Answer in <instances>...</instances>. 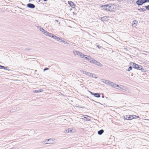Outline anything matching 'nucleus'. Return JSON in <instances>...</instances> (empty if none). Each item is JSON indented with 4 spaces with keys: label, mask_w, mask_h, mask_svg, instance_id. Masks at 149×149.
Returning a JSON list of instances; mask_svg holds the SVG:
<instances>
[{
    "label": "nucleus",
    "mask_w": 149,
    "mask_h": 149,
    "mask_svg": "<svg viewBox=\"0 0 149 149\" xmlns=\"http://www.w3.org/2000/svg\"><path fill=\"white\" fill-rule=\"evenodd\" d=\"M84 108V107H81V108Z\"/></svg>",
    "instance_id": "09e8293b"
},
{
    "label": "nucleus",
    "mask_w": 149,
    "mask_h": 149,
    "mask_svg": "<svg viewBox=\"0 0 149 149\" xmlns=\"http://www.w3.org/2000/svg\"><path fill=\"white\" fill-rule=\"evenodd\" d=\"M8 68V67H4V66H2V67H1L2 69H3L5 70H7V68Z\"/></svg>",
    "instance_id": "bb28decb"
},
{
    "label": "nucleus",
    "mask_w": 149,
    "mask_h": 149,
    "mask_svg": "<svg viewBox=\"0 0 149 149\" xmlns=\"http://www.w3.org/2000/svg\"><path fill=\"white\" fill-rule=\"evenodd\" d=\"M146 2H148L147 0H138L136 1V3L138 6H141Z\"/></svg>",
    "instance_id": "20e7f679"
},
{
    "label": "nucleus",
    "mask_w": 149,
    "mask_h": 149,
    "mask_svg": "<svg viewBox=\"0 0 149 149\" xmlns=\"http://www.w3.org/2000/svg\"><path fill=\"white\" fill-rule=\"evenodd\" d=\"M47 36H48L49 37H52L53 38H54V35L53 34L49 33Z\"/></svg>",
    "instance_id": "a211bd4d"
},
{
    "label": "nucleus",
    "mask_w": 149,
    "mask_h": 149,
    "mask_svg": "<svg viewBox=\"0 0 149 149\" xmlns=\"http://www.w3.org/2000/svg\"><path fill=\"white\" fill-rule=\"evenodd\" d=\"M116 84L111 81L109 85L114 88H116Z\"/></svg>",
    "instance_id": "ddd939ff"
},
{
    "label": "nucleus",
    "mask_w": 149,
    "mask_h": 149,
    "mask_svg": "<svg viewBox=\"0 0 149 149\" xmlns=\"http://www.w3.org/2000/svg\"><path fill=\"white\" fill-rule=\"evenodd\" d=\"M2 67V66L0 65V69H2L1 67Z\"/></svg>",
    "instance_id": "c03bdc74"
},
{
    "label": "nucleus",
    "mask_w": 149,
    "mask_h": 149,
    "mask_svg": "<svg viewBox=\"0 0 149 149\" xmlns=\"http://www.w3.org/2000/svg\"><path fill=\"white\" fill-rule=\"evenodd\" d=\"M91 63H93V64L98 66L100 67L102 66L103 65L100 62H98L96 60L93 58L91 62Z\"/></svg>",
    "instance_id": "39448f33"
},
{
    "label": "nucleus",
    "mask_w": 149,
    "mask_h": 149,
    "mask_svg": "<svg viewBox=\"0 0 149 149\" xmlns=\"http://www.w3.org/2000/svg\"><path fill=\"white\" fill-rule=\"evenodd\" d=\"M108 18H109V17L105 16L103 17H101V20L102 21H103V22H104L105 21H107V20L106 19H107Z\"/></svg>",
    "instance_id": "9d476101"
},
{
    "label": "nucleus",
    "mask_w": 149,
    "mask_h": 149,
    "mask_svg": "<svg viewBox=\"0 0 149 149\" xmlns=\"http://www.w3.org/2000/svg\"><path fill=\"white\" fill-rule=\"evenodd\" d=\"M138 22L136 20H134L132 23V25L134 27H135L137 25V24Z\"/></svg>",
    "instance_id": "9b49d317"
},
{
    "label": "nucleus",
    "mask_w": 149,
    "mask_h": 149,
    "mask_svg": "<svg viewBox=\"0 0 149 149\" xmlns=\"http://www.w3.org/2000/svg\"><path fill=\"white\" fill-rule=\"evenodd\" d=\"M93 95L96 97L99 98L100 97V94L98 93H94Z\"/></svg>",
    "instance_id": "f8f14e48"
},
{
    "label": "nucleus",
    "mask_w": 149,
    "mask_h": 149,
    "mask_svg": "<svg viewBox=\"0 0 149 149\" xmlns=\"http://www.w3.org/2000/svg\"><path fill=\"white\" fill-rule=\"evenodd\" d=\"M84 59L88 61L90 63H91L93 58H91L90 56H88V57L84 56V58H83Z\"/></svg>",
    "instance_id": "6e6552de"
},
{
    "label": "nucleus",
    "mask_w": 149,
    "mask_h": 149,
    "mask_svg": "<svg viewBox=\"0 0 149 149\" xmlns=\"http://www.w3.org/2000/svg\"><path fill=\"white\" fill-rule=\"evenodd\" d=\"M81 72L83 74H85L86 75V73L87 72H86L85 71H84V70H81Z\"/></svg>",
    "instance_id": "c85d7f7f"
},
{
    "label": "nucleus",
    "mask_w": 149,
    "mask_h": 149,
    "mask_svg": "<svg viewBox=\"0 0 149 149\" xmlns=\"http://www.w3.org/2000/svg\"><path fill=\"white\" fill-rule=\"evenodd\" d=\"M86 73V75L89 76V77L92 76V74L90 72H87Z\"/></svg>",
    "instance_id": "412c9836"
},
{
    "label": "nucleus",
    "mask_w": 149,
    "mask_h": 149,
    "mask_svg": "<svg viewBox=\"0 0 149 149\" xmlns=\"http://www.w3.org/2000/svg\"><path fill=\"white\" fill-rule=\"evenodd\" d=\"M71 130L72 131L71 132L74 133L75 132V129H71Z\"/></svg>",
    "instance_id": "7c9ffc66"
},
{
    "label": "nucleus",
    "mask_w": 149,
    "mask_h": 149,
    "mask_svg": "<svg viewBox=\"0 0 149 149\" xmlns=\"http://www.w3.org/2000/svg\"><path fill=\"white\" fill-rule=\"evenodd\" d=\"M104 132V130H103L102 129L98 131V134L101 135Z\"/></svg>",
    "instance_id": "2eb2a0df"
},
{
    "label": "nucleus",
    "mask_w": 149,
    "mask_h": 149,
    "mask_svg": "<svg viewBox=\"0 0 149 149\" xmlns=\"http://www.w3.org/2000/svg\"><path fill=\"white\" fill-rule=\"evenodd\" d=\"M55 140V139H54V140H53L52 138H50V139H46L45 141H43V142L45 143L46 141H49L50 140H52V141H54Z\"/></svg>",
    "instance_id": "b1692460"
},
{
    "label": "nucleus",
    "mask_w": 149,
    "mask_h": 149,
    "mask_svg": "<svg viewBox=\"0 0 149 149\" xmlns=\"http://www.w3.org/2000/svg\"><path fill=\"white\" fill-rule=\"evenodd\" d=\"M27 6L28 7L31 8H34L35 7L34 4L31 3H28Z\"/></svg>",
    "instance_id": "0eeeda50"
},
{
    "label": "nucleus",
    "mask_w": 149,
    "mask_h": 149,
    "mask_svg": "<svg viewBox=\"0 0 149 149\" xmlns=\"http://www.w3.org/2000/svg\"><path fill=\"white\" fill-rule=\"evenodd\" d=\"M132 117L133 118H139V116H137L135 115H132Z\"/></svg>",
    "instance_id": "393cba45"
},
{
    "label": "nucleus",
    "mask_w": 149,
    "mask_h": 149,
    "mask_svg": "<svg viewBox=\"0 0 149 149\" xmlns=\"http://www.w3.org/2000/svg\"><path fill=\"white\" fill-rule=\"evenodd\" d=\"M120 86H121V85ZM122 86V87H123V90H124L125 91H128L129 92V91L130 90L128 88L125 87L123 86Z\"/></svg>",
    "instance_id": "4468645a"
},
{
    "label": "nucleus",
    "mask_w": 149,
    "mask_h": 149,
    "mask_svg": "<svg viewBox=\"0 0 149 149\" xmlns=\"http://www.w3.org/2000/svg\"><path fill=\"white\" fill-rule=\"evenodd\" d=\"M101 7L106 10L109 11H112V10L110 8L111 7L110 5H103L101 6Z\"/></svg>",
    "instance_id": "7ed1b4c3"
},
{
    "label": "nucleus",
    "mask_w": 149,
    "mask_h": 149,
    "mask_svg": "<svg viewBox=\"0 0 149 149\" xmlns=\"http://www.w3.org/2000/svg\"><path fill=\"white\" fill-rule=\"evenodd\" d=\"M103 82H104L105 84H109V85L110 84V83L111 81L108 80H104Z\"/></svg>",
    "instance_id": "dca6fc26"
},
{
    "label": "nucleus",
    "mask_w": 149,
    "mask_h": 149,
    "mask_svg": "<svg viewBox=\"0 0 149 149\" xmlns=\"http://www.w3.org/2000/svg\"><path fill=\"white\" fill-rule=\"evenodd\" d=\"M73 52L74 55L79 56L81 58H84V56H87V55H85L83 54L82 53L76 50L74 51Z\"/></svg>",
    "instance_id": "f03ea898"
},
{
    "label": "nucleus",
    "mask_w": 149,
    "mask_h": 149,
    "mask_svg": "<svg viewBox=\"0 0 149 149\" xmlns=\"http://www.w3.org/2000/svg\"><path fill=\"white\" fill-rule=\"evenodd\" d=\"M65 44H68V43L66 41L65 42Z\"/></svg>",
    "instance_id": "79ce46f5"
},
{
    "label": "nucleus",
    "mask_w": 149,
    "mask_h": 149,
    "mask_svg": "<svg viewBox=\"0 0 149 149\" xmlns=\"http://www.w3.org/2000/svg\"><path fill=\"white\" fill-rule=\"evenodd\" d=\"M84 118H86V117H84Z\"/></svg>",
    "instance_id": "49530a36"
},
{
    "label": "nucleus",
    "mask_w": 149,
    "mask_h": 149,
    "mask_svg": "<svg viewBox=\"0 0 149 149\" xmlns=\"http://www.w3.org/2000/svg\"><path fill=\"white\" fill-rule=\"evenodd\" d=\"M68 4L73 8H75V6L74 4V3L72 1H68Z\"/></svg>",
    "instance_id": "1a4fd4ad"
},
{
    "label": "nucleus",
    "mask_w": 149,
    "mask_h": 149,
    "mask_svg": "<svg viewBox=\"0 0 149 149\" xmlns=\"http://www.w3.org/2000/svg\"><path fill=\"white\" fill-rule=\"evenodd\" d=\"M148 1V2H149V0H147Z\"/></svg>",
    "instance_id": "de8ad7c7"
},
{
    "label": "nucleus",
    "mask_w": 149,
    "mask_h": 149,
    "mask_svg": "<svg viewBox=\"0 0 149 149\" xmlns=\"http://www.w3.org/2000/svg\"><path fill=\"white\" fill-rule=\"evenodd\" d=\"M43 91V90L42 89H40L38 90H35L33 91V92L34 93H40V92H42Z\"/></svg>",
    "instance_id": "f3484780"
},
{
    "label": "nucleus",
    "mask_w": 149,
    "mask_h": 149,
    "mask_svg": "<svg viewBox=\"0 0 149 149\" xmlns=\"http://www.w3.org/2000/svg\"><path fill=\"white\" fill-rule=\"evenodd\" d=\"M116 87H118V88H119V87L120 86H119V85H116Z\"/></svg>",
    "instance_id": "ea45409f"
},
{
    "label": "nucleus",
    "mask_w": 149,
    "mask_h": 149,
    "mask_svg": "<svg viewBox=\"0 0 149 149\" xmlns=\"http://www.w3.org/2000/svg\"><path fill=\"white\" fill-rule=\"evenodd\" d=\"M49 143H45V144H49Z\"/></svg>",
    "instance_id": "37998d69"
},
{
    "label": "nucleus",
    "mask_w": 149,
    "mask_h": 149,
    "mask_svg": "<svg viewBox=\"0 0 149 149\" xmlns=\"http://www.w3.org/2000/svg\"><path fill=\"white\" fill-rule=\"evenodd\" d=\"M37 1L38 2H40V0H37Z\"/></svg>",
    "instance_id": "a19ab883"
},
{
    "label": "nucleus",
    "mask_w": 149,
    "mask_h": 149,
    "mask_svg": "<svg viewBox=\"0 0 149 149\" xmlns=\"http://www.w3.org/2000/svg\"><path fill=\"white\" fill-rule=\"evenodd\" d=\"M138 10L140 11L144 12L146 11V9L144 8H141L140 9H138Z\"/></svg>",
    "instance_id": "aec40b11"
},
{
    "label": "nucleus",
    "mask_w": 149,
    "mask_h": 149,
    "mask_svg": "<svg viewBox=\"0 0 149 149\" xmlns=\"http://www.w3.org/2000/svg\"><path fill=\"white\" fill-rule=\"evenodd\" d=\"M43 0L44 1H47V0Z\"/></svg>",
    "instance_id": "a18cd8bd"
},
{
    "label": "nucleus",
    "mask_w": 149,
    "mask_h": 149,
    "mask_svg": "<svg viewBox=\"0 0 149 149\" xmlns=\"http://www.w3.org/2000/svg\"><path fill=\"white\" fill-rule=\"evenodd\" d=\"M49 69V68H45L44 69V71H45L46 70H48Z\"/></svg>",
    "instance_id": "473e14b6"
},
{
    "label": "nucleus",
    "mask_w": 149,
    "mask_h": 149,
    "mask_svg": "<svg viewBox=\"0 0 149 149\" xmlns=\"http://www.w3.org/2000/svg\"><path fill=\"white\" fill-rule=\"evenodd\" d=\"M55 21H56V22H59L58 24H60V22H59L58 20H55Z\"/></svg>",
    "instance_id": "4c0bfd02"
},
{
    "label": "nucleus",
    "mask_w": 149,
    "mask_h": 149,
    "mask_svg": "<svg viewBox=\"0 0 149 149\" xmlns=\"http://www.w3.org/2000/svg\"><path fill=\"white\" fill-rule=\"evenodd\" d=\"M49 32H47L46 31H45L44 33V34L46 36H47Z\"/></svg>",
    "instance_id": "cd10ccee"
},
{
    "label": "nucleus",
    "mask_w": 149,
    "mask_h": 149,
    "mask_svg": "<svg viewBox=\"0 0 149 149\" xmlns=\"http://www.w3.org/2000/svg\"><path fill=\"white\" fill-rule=\"evenodd\" d=\"M54 37L53 38V39H54L56 40L57 41H58V40H59V37H57L54 35Z\"/></svg>",
    "instance_id": "4be33fe9"
},
{
    "label": "nucleus",
    "mask_w": 149,
    "mask_h": 149,
    "mask_svg": "<svg viewBox=\"0 0 149 149\" xmlns=\"http://www.w3.org/2000/svg\"><path fill=\"white\" fill-rule=\"evenodd\" d=\"M123 87H119V88H116L117 89H119V90H123Z\"/></svg>",
    "instance_id": "2f4dec72"
},
{
    "label": "nucleus",
    "mask_w": 149,
    "mask_h": 149,
    "mask_svg": "<svg viewBox=\"0 0 149 149\" xmlns=\"http://www.w3.org/2000/svg\"><path fill=\"white\" fill-rule=\"evenodd\" d=\"M71 130V128H68L67 129L65 130V132L66 133H68L69 132H71L72 131Z\"/></svg>",
    "instance_id": "6ab92c4d"
},
{
    "label": "nucleus",
    "mask_w": 149,
    "mask_h": 149,
    "mask_svg": "<svg viewBox=\"0 0 149 149\" xmlns=\"http://www.w3.org/2000/svg\"><path fill=\"white\" fill-rule=\"evenodd\" d=\"M88 91L91 94V95H93L94 93H93V92H92L90 91Z\"/></svg>",
    "instance_id": "72a5a7b5"
},
{
    "label": "nucleus",
    "mask_w": 149,
    "mask_h": 149,
    "mask_svg": "<svg viewBox=\"0 0 149 149\" xmlns=\"http://www.w3.org/2000/svg\"><path fill=\"white\" fill-rule=\"evenodd\" d=\"M130 66H132L133 68L136 69L141 70L144 72H145L146 70L144 69L141 66L138 65L135 63L130 62Z\"/></svg>",
    "instance_id": "f257e3e1"
},
{
    "label": "nucleus",
    "mask_w": 149,
    "mask_h": 149,
    "mask_svg": "<svg viewBox=\"0 0 149 149\" xmlns=\"http://www.w3.org/2000/svg\"><path fill=\"white\" fill-rule=\"evenodd\" d=\"M39 29L40 31H42L43 33H44V32L46 31L41 27H40V29Z\"/></svg>",
    "instance_id": "5701e85b"
},
{
    "label": "nucleus",
    "mask_w": 149,
    "mask_h": 149,
    "mask_svg": "<svg viewBox=\"0 0 149 149\" xmlns=\"http://www.w3.org/2000/svg\"><path fill=\"white\" fill-rule=\"evenodd\" d=\"M65 41H64V40H62V42H63L65 44Z\"/></svg>",
    "instance_id": "58836bf2"
},
{
    "label": "nucleus",
    "mask_w": 149,
    "mask_h": 149,
    "mask_svg": "<svg viewBox=\"0 0 149 149\" xmlns=\"http://www.w3.org/2000/svg\"><path fill=\"white\" fill-rule=\"evenodd\" d=\"M58 41L60 42H62V40L59 38V40H58Z\"/></svg>",
    "instance_id": "f704fd0d"
},
{
    "label": "nucleus",
    "mask_w": 149,
    "mask_h": 149,
    "mask_svg": "<svg viewBox=\"0 0 149 149\" xmlns=\"http://www.w3.org/2000/svg\"><path fill=\"white\" fill-rule=\"evenodd\" d=\"M96 46L98 47V48H99V49H100V48L101 47H100V46L99 45H96Z\"/></svg>",
    "instance_id": "e433bc0d"
},
{
    "label": "nucleus",
    "mask_w": 149,
    "mask_h": 149,
    "mask_svg": "<svg viewBox=\"0 0 149 149\" xmlns=\"http://www.w3.org/2000/svg\"><path fill=\"white\" fill-rule=\"evenodd\" d=\"M132 66H130L129 68L127 70V71H129L131 70H132Z\"/></svg>",
    "instance_id": "a878e982"
},
{
    "label": "nucleus",
    "mask_w": 149,
    "mask_h": 149,
    "mask_svg": "<svg viewBox=\"0 0 149 149\" xmlns=\"http://www.w3.org/2000/svg\"><path fill=\"white\" fill-rule=\"evenodd\" d=\"M123 118L124 120H131L133 119L132 116L131 115H126L123 116Z\"/></svg>",
    "instance_id": "423d86ee"
},
{
    "label": "nucleus",
    "mask_w": 149,
    "mask_h": 149,
    "mask_svg": "<svg viewBox=\"0 0 149 149\" xmlns=\"http://www.w3.org/2000/svg\"><path fill=\"white\" fill-rule=\"evenodd\" d=\"M92 76H91V77H95V75L94 74H92Z\"/></svg>",
    "instance_id": "c9c22d12"
},
{
    "label": "nucleus",
    "mask_w": 149,
    "mask_h": 149,
    "mask_svg": "<svg viewBox=\"0 0 149 149\" xmlns=\"http://www.w3.org/2000/svg\"><path fill=\"white\" fill-rule=\"evenodd\" d=\"M145 7L147 10H149V5L145 6Z\"/></svg>",
    "instance_id": "c756f323"
}]
</instances>
